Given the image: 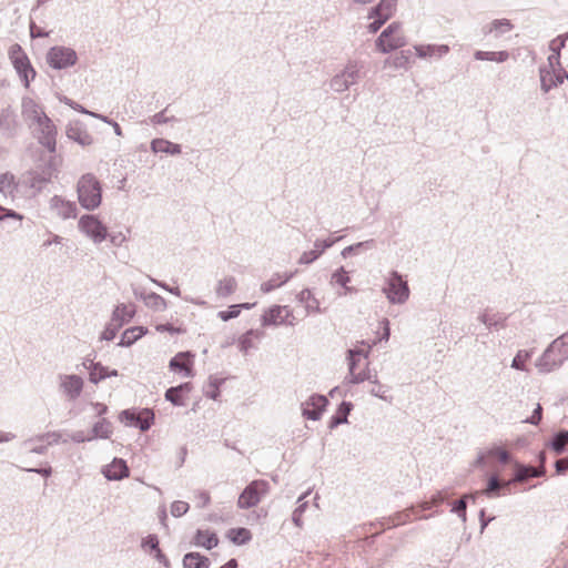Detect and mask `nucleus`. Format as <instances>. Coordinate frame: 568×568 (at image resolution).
<instances>
[{"label": "nucleus", "mask_w": 568, "mask_h": 568, "mask_svg": "<svg viewBox=\"0 0 568 568\" xmlns=\"http://www.w3.org/2000/svg\"><path fill=\"white\" fill-rule=\"evenodd\" d=\"M510 469L513 477L505 479L503 471L497 468L496 471L490 476L487 487L480 493L488 498L506 495L505 489H508L513 483L525 481L529 477H538L542 474L541 470L530 466H523L516 460L513 463Z\"/></svg>", "instance_id": "f257e3e1"}, {"label": "nucleus", "mask_w": 568, "mask_h": 568, "mask_svg": "<svg viewBox=\"0 0 568 568\" xmlns=\"http://www.w3.org/2000/svg\"><path fill=\"white\" fill-rule=\"evenodd\" d=\"M22 114L37 123L41 130L40 142L51 152L55 150L57 130L52 121L47 116L42 108L31 98L22 100Z\"/></svg>", "instance_id": "f03ea898"}, {"label": "nucleus", "mask_w": 568, "mask_h": 568, "mask_svg": "<svg viewBox=\"0 0 568 568\" xmlns=\"http://www.w3.org/2000/svg\"><path fill=\"white\" fill-rule=\"evenodd\" d=\"M568 358V334L556 338L537 361L536 366L542 373L559 367Z\"/></svg>", "instance_id": "7ed1b4c3"}, {"label": "nucleus", "mask_w": 568, "mask_h": 568, "mask_svg": "<svg viewBox=\"0 0 568 568\" xmlns=\"http://www.w3.org/2000/svg\"><path fill=\"white\" fill-rule=\"evenodd\" d=\"M78 199L87 210H94L101 204L102 189L100 182L92 174H84L78 182Z\"/></svg>", "instance_id": "20e7f679"}, {"label": "nucleus", "mask_w": 568, "mask_h": 568, "mask_svg": "<svg viewBox=\"0 0 568 568\" xmlns=\"http://www.w3.org/2000/svg\"><path fill=\"white\" fill-rule=\"evenodd\" d=\"M406 44V38L399 22L390 23L376 39V49L382 53H389Z\"/></svg>", "instance_id": "39448f33"}, {"label": "nucleus", "mask_w": 568, "mask_h": 568, "mask_svg": "<svg viewBox=\"0 0 568 568\" xmlns=\"http://www.w3.org/2000/svg\"><path fill=\"white\" fill-rule=\"evenodd\" d=\"M8 53L17 73L23 81L24 88L28 89L30 87V82L36 78L37 72L33 69L27 53L18 43L12 44Z\"/></svg>", "instance_id": "423d86ee"}, {"label": "nucleus", "mask_w": 568, "mask_h": 568, "mask_svg": "<svg viewBox=\"0 0 568 568\" xmlns=\"http://www.w3.org/2000/svg\"><path fill=\"white\" fill-rule=\"evenodd\" d=\"M270 491V484L264 479L251 481L240 494L237 507L248 509L256 506Z\"/></svg>", "instance_id": "0eeeda50"}, {"label": "nucleus", "mask_w": 568, "mask_h": 568, "mask_svg": "<svg viewBox=\"0 0 568 568\" xmlns=\"http://www.w3.org/2000/svg\"><path fill=\"white\" fill-rule=\"evenodd\" d=\"M349 376L352 383H362L373 377L367 355L363 351H349Z\"/></svg>", "instance_id": "6e6552de"}, {"label": "nucleus", "mask_w": 568, "mask_h": 568, "mask_svg": "<svg viewBox=\"0 0 568 568\" xmlns=\"http://www.w3.org/2000/svg\"><path fill=\"white\" fill-rule=\"evenodd\" d=\"M396 4L397 0H381L378 4L369 11L368 18L374 19L367 27L371 33H376L381 27L395 14Z\"/></svg>", "instance_id": "1a4fd4ad"}, {"label": "nucleus", "mask_w": 568, "mask_h": 568, "mask_svg": "<svg viewBox=\"0 0 568 568\" xmlns=\"http://www.w3.org/2000/svg\"><path fill=\"white\" fill-rule=\"evenodd\" d=\"M79 227L95 243L103 242L108 236V229L94 215H83L79 220Z\"/></svg>", "instance_id": "9d476101"}, {"label": "nucleus", "mask_w": 568, "mask_h": 568, "mask_svg": "<svg viewBox=\"0 0 568 568\" xmlns=\"http://www.w3.org/2000/svg\"><path fill=\"white\" fill-rule=\"evenodd\" d=\"M169 368L182 377L194 376V355L190 352L178 353L169 363Z\"/></svg>", "instance_id": "9b49d317"}, {"label": "nucleus", "mask_w": 568, "mask_h": 568, "mask_svg": "<svg viewBox=\"0 0 568 568\" xmlns=\"http://www.w3.org/2000/svg\"><path fill=\"white\" fill-rule=\"evenodd\" d=\"M77 54L72 49L54 47L48 53V63L55 69L67 68L75 63Z\"/></svg>", "instance_id": "f8f14e48"}, {"label": "nucleus", "mask_w": 568, "mask_h": 568, "mask_svg": "<svg viewBox=\"0 0 568 568\" xmlns=\"http://www.w3.org/2000/svg\"><path fill=\"white\" fill-rule=\"evenodd\" d=\"M385 293L390 302L402 303L407 300L409 290L407 283L396 273L392 274L388 280Z\"/></svg>", "instance_id": "ddd939ff"}, {"label": "nucleus", "mask_w": 568, "mask_h": 568, "mask_svg": "<svg viewBox=\"0 0 568 568\" xmlns=\"http://www.w3.org/2000/svg\"><path fill=\"white\" fill-rule=\"evenodd\" d=\"M291 312L287 306H273L265 311L262 317L263 325H281L291 323Z\"/></svg>", "instance_id": "4468645a"}, {"label": "nucleus", "mask_w": 568, "mask_h": 568, "mask_svg": "<svg viewBox=\"0 0 568 568\" xmlns=\"http://www.w3.org/2000/svg\"><path fill=\"white\" fill-rule=\"evenodd\" d=\"M122 415L126 420L138 426L141 430H148L154 422V413L148 408H144L136 414L130 410H124Z\"/></svg>", "instance_id": "2eb2a0df"}, {"label": "nucleus", "mask_w": 568, "mask_h": 568, "mask_svg": "<svg viewBox=\"0 0 568 568\" xmlns=\"http://www.w3.org/2000/svg\"><path fill=\"white\" fill-rule=\"evenodd\" d=\"M326 405L327 399L324 396H311L310 399L303 404V415L308 419L316 420L321 417Z\"/></svg>", "instance_id": "dca6fc26"}, {"label": "nucleus", "mask_w": 568, "mask_h": 568, "mask_svg": "<svg viewBox=\"0 0 568 568\" xmlns=\"http://www.w3.org/2000/svg\"><path fill=\"white\" fill-rule=\"evenodd\" d=\"M193 386L191 383H184L176 387H171L165 392V399L171 402L175 406L185 405L186 398Z\"/></svg>", "instance_id": "f3484780"}, {"label": "nucleus", "mask_w": 568, "mask_h": 568, "mask_svg": "<svg viewBox=\"0 0 568 568\" xmlns=\"http://www.w3.org/2000/svg\"><path fill=\"white\" fill-rule=\"evenodd\" d=\"M103 473L108 479L119 480L129 476V468L123 459H114Z\"/></svg>", "instance_id": "a211bd4d"}, {"label": "nucleus", "mask_w": 568, "mask_h": 568, "mask_svg": "<svg viewBox=\"0 0 568 568\" xmlns=\"http://www.w3.org/2000/svg\"><path fill=\"white\" fill-rule=\"evenodd\" d=\"M134 314L135 308L132 304H121L114 310L112 321L116 323L118 327H121L124 323L133 318Z\"/></svg>", "instance_id": "6ab92c4d"}, {"label": "nucleus", "mask_w": 568, "mask_h": 568, "mask_svg": "<svg viewBox=\"0 0 568 568\" xmlns=\"http://www.w3.org/2000/svg\"><path fill=\"white\" fill-rule=\"evenodd\" d=\"M62 387L71 398H75L82 390L83 381L77 375H69L62 381Z\"/></svg>", "instance_id": "aec40b11"}, {"label": "nucleus", "mask_w": 568, "mask_h": 568, "mask_svg": "<svg viewBox=\"0 0 568 568\" xmlns=\"http://www.w3.org/2000/svg\"><path fill=\"white\" fill-rule=\"evenodd\" d=\"M194 542L197 546L204 547L206 549H212L217 546L219 538L215 532L206 529V530H197Z\"/></svg>", "instance_id": "412c9836"}, {"label": "nucleus", "mask_w": 568, "mask_h": 568, "mask_svg": "<svg viewBox=\"0 0 568 568\" xmlns=\"http://www.w3.org/2000/svg\"><path fill=\"white\" fill-rule=\"evenodd\" d=\"M333 244L332 241H316L314 244V250L310 252H304L300 258V263L310 264L315 261L325 248L329 247Z\"/></svg>", "instance_id": "4be33fe9"}, {"label": "nucleus", "mask_w": 568, "mask_h": 568, "mask_svg": "<svg viewBox=\"0 0 568 568\" xmlns=\"http://www.w3.org/2000/svg\"><path fill=\"white\" fill-rule=\"evenodd\" d=\"M151 149L154 153H169V154H180L181 146L179 144L172 143L164 139H155L151 143Z\"/></svg>", "instance_id": "5701e85b"}, {"label": "nucleus", "mask_w": 568, "mask_h": 568, "mask_svg": "<svg viewBox=\"0 0 568 568\" xmlns=\"http://www.w3.org/2000/svg\"><path fill=\"white\" fill-rule=\"evenodd\" d=\"M511 29H513V24L510 23L509 20L497 19L484 28V33L485 34H494L495 37H499L500 34L511 31Z\"/></svg>", "instance_id": "b1692460"}, {"label": "nucleus", "mask_w": 568, "mask_h": 568, "mask_svg": "<svg viewBox=\"0 0 568 568\" xmlns=\"http://www.w3.org/2000/svg\"><path fill=\"white\" fill-rule=\"evenodd\" d=\"M184 568H210V560L207 557L199 552H189L183 558Z\"/></svg>", "instance_id": "393cba45"}, {"label": "nucleus", "mask_w": 568, "mask_h": 568, "mask_svg": "<svg viewBox=\"0 0 568 568\" xmlns=\"http://www.w3.org/2000/svg\"><path fill=\"white\" fill-rule=\"evenodd\" d=\"M146 328L142 326H134L125 329L122 334L120 345L121 346H130L134 342H136L139 338L144 336L146 334Z\"/></svg>", "instance_id": "a878e982"}, {"label": "nucleus", "mask_w": 568, "mask_h": 568, "mask_svg": "<svg viewBox=\"0 0 568 568\" xmlns=\"http://www.w3.org/2000/svg\"><path fill=\"white\" fill-rule=\"evenodd\" d=\"M293 276L292 273H277L274 274L268 281L264 282L261 285V290L264 293H268L277 287H281L283 284H285L291 277Z\"/></svg>", "instance_id": "bb28decb"}, {"label": "nucleus", "mask_w": 568, "mask_h": 568, "mask_svg": "<svg viewBox=\"0 0 568 568\" xmlns=\"http://www.w3.org/2000/svg\"><path fill=\"white\" fill-rule=\"evenodd\" d=\"M226 537L235 545H244L252 539V534L247 528H232L227 531Z\"/></svg>", "instance_id": "cd10ccee"}, {"label": "nucleus", "mask_w": 568, "mask_h": 568, "mask_svg": "<svg viewBox=\"0 0 568 568\" xmlns=\"http://www.w3.org/2000/svg\"><path fill=\"white\" fill-rule=\"evenodd\" d=\"M262 338V333L251 329L239 338V347L242 352L246 353L254 347L255 343Z\"/></svg>", "instance_id": "c85d7f7f"}, {"label": "nucleus", "mask_w": 568, "mask_h": 568, "mask_svg": "<svg viewBox=\"0 0 568 568\" xmlns=\"http://www.w3.org/2000/svg\"><path fill=\"white\" fill-rule=\"evenodd\" d=\"M237 283L234 277H224L216 286V294L221 297H226L235 292Z\"/></svg>", "instance_id": "c756f323"}, {"label": "nucleus", "mask_w": 568, "mask_h": 568, "mask_svg": "<svg viewBox=\"0 0 568 568\" xmlns=\"http://www.w3.org/2000/svg\"><path fill=\"white\" fill-rule=\"evenodd\" d=\"M488 456L497 460L503 465H507L509 467L513 466L515 459L510 456V454L501 446H496L491 448L488 453Z\"/></svg>", "instance_id": "7c9ffc66"}, {"label": "nucleus", "mask_w": 568, "mask_h": 568, "mask_svg": "<svg viewBox=\"0 0 568 568\" xmlns=\"http://www.w3.org/2000/svg\"><path fill=\"white\" fill-rule=\"evenodd\" d=\"M116 371H109L106 367L102 366L101 364H94L90 371L89 378L92 383H99L100 381L104 379L109 376H116Z\"/></svg>", "instance_id": "2f4dec72"}, {"label": "nucleus", "mask_w": 568, "mask_h": 568, "mask_svg": "<svg viewBox=\"0 0 568 568\" xmlns=\"http://www.w3.org/2000/svg\"><path fill=\"white\" fill-rule=\"evenodd\" d=\"M349 281H351L349 275L343 267L337 270L332 275V284L339 285L341 287H343L344 294L353 292V290L347 286Z\"/></svg>", "instance_id": "473e14b6"}, {"label": "nucleus", "mask_w": 568, "mask_h": 568, "mask_svg": "<svg viewBox=\"0 0 568 568\" xmlns=\"http://www.w3.org/2000/svg\"><path fill=\"white\" fill-rule=\"evenodd\" d=\"M476 60H489V61H496V62H504L508 59V52L506 51H499V52H493V51H477L475 53Z\"/></svg>", "instance_id": "72a5a7b5"}, {"label": "nucleus", "mask_w": 568, "mask_h": 568, "mask_svg": "<svg viewBox=\"0 0 568 568\" xmlns=\"http://www.w3.org/2000/svg\"><path fill=\"white\" fill-rule=\"evenodd\" d=\"M352 408H353V405L351 403H346V402L342 403L341 406L338 407L335 416H333V418H332V422H331L332 427L337 426L342 423H346L347 416L351 413Z\"/></svg>", "instance_id": "f704fd0d"}, {"label": "nucleus", "mask_w": 568, "mask_h": 568, "mask_svg": "<svg viewBox=\"0 0 568 568\" xmlns=\"http://www.w3.org/2000/svg\"><path fill=\"white\" fill-rule=\"evenodd\" d=\"M252 305L248 304V303H243V304H237V305H232L229 307L227 311H221L219 312L217 316L226 322L231 318H235L240 315V312H241V308H246L248 310Z\"/></svg>", "instance_id": "c9c22d12"}, {"label": "nucleus", "mask_w": 568, "mask_h": 568, "mask_svg": "<svg viewBox=\"0 0 568 568\" xmlns=\"http://www.w3.org/2000/svg\"><path fill=\"white\" fill-rule=\"evenodd\" d=\"M16 187L14 176L10 173H3L0 175V192L10 194Z\"/></svg>", "instance_id": "e433bc0d"}, {"label": "nucleus", "mask_w": 568, "mask_h": 568, "mask_svg": "<svg viewBox=\"0 0 568 568\" xmlns=\"http://www.w3.org/2000/svg\"><path fill=\"white\" fill-rule=\"evenodd\" d=\"M94 435L101 438H109L112 434V426L110 422L102 419L93 427Z\"/></svg>", "instance_id": "4c0bfd02"}, {"label": "nucleus", "mask_w": 568, "mask_h": 568, "mask_svg": "<svg viewBox=\"0 0 568 568\" xmlns=\"http://www.w3.org/2000/svg\"><path fill=\"white\" fill-rule=\"evenodd\" d=\"M298 300L306 304V308H308L311 311L318 310V302L313 296V294H312V292L310 290H303L298 294Z\"/></svg>", "instance_id": "58836bf2"}, {"label": "nucleus", "mask_w": 568, "mask_h": 568, "mask_svg": "<svg viewBox=\"0 0 568 568\" xmlns=\"http://www.w3.org/2000/svg\"><path fill=\"white\" fill-rule=\"evenodd\" d=\"M68 136L85 145L91 143V138L87 132H81L78 129L70 128L68 130Z\"/></svg>", "instance_id": "ea45409f"}, {"label": "nucleus", "mask_w": 568, "mask_h": 568, "mask_svg": "<svg viewBox=\"0 0 568 568\" xmlns=\"http://www.w3.org/2000/svg\"><path fill=\"white\" fill-rule=\"evenodd\" d=\"M566 445H568V432H561L555 437L552 448L557 454H560Z\"/></svg>", "instance_id": "a19ab883"}, {"label": "nucleus", "mask_w": 568, "mask_h": 568, "mask_svg": "<svg viewBox=\"0 0 568 568\" xmlns=\"http://www.w3.org/2000/svg\"><path fill=\"white\" fill-rule=\"evenodd\" d=\"M193 499L196 507L203 508L210 504V494L205 490H196L193 494Z\"/></svg>", "instance_id": "79ce46f5"}, {"label": "nucleus", "mask_w": 568, "mask_h": 568, "mask_svg": "<svg viewBox=\"0 0 568 568\" xmlns=\"http://www.w3.org/2000/svg\"><path fill=\"white\" fill-rule=\"evenodd\" d=\"M529 358H530L529 352L519 351L513 361V367H515L517 369H525V364Z\"/></svg>", "instance_id": "37998d69"}, {"label": "nucleus", "mask_w": 568, "mask_h": 568, "mask_svg": "<svg viewBox=\"0 0 568 568\" xmlns=\"http://www.w3.org/2000/svg\"><path fill=\"white\" fill-rule=\"evenodd\" d=\"M189 510V504L183 500H176L171 505V514L174 517H181Z\"/></svg>", "instance_id": "c03bdc74"}, {"label": "nucleus", "mask_w": 568, "mask_h": 568, "mask_svg": "<svg viewBox=\"0 0 568 568\" xmlns=\"http://www.w3.org/2000/svg\"><path fill=\"white\" fill-rule=\"evenodd\" d=\"M566 38L559 36L550 41L549 49L551 52L560 54V50L565 47Z\"/></svg>", "instance_id": "a18cd8bd"}, {"label": "nucleus", "mask_w": 568, "mask_h": 568, "mask_svg": "<svg viewBox=\"0 0 568 568\" xmlns=\"http://www.w3.org/2000/svg\"><path fill=\"white\" fill-rule=\"evenodd\" d=\"M206 396L216 400L220 396L219 384L216 382L211 383L206 389Z\"/></svg>", "instance_id": "49530a36"}, {"label": "nucleus", "mask_w": 568, "mask_h": 568, "mask_svg": "<svg viewBox=\"0 0 568 568\" xmlns=\"http://www.w3.org/2000/svg\"><path fill=\"white\" fill-rule=\"evenodd\" d=\"M541 412L542 408L539 404H537L536 409L534 410V414L530 418H527L525 422L537 425L541 420Z\"/></svg>", "instance_id": "de8ad7c7"}, {"label": "nucleus", "mask_w": 568, "mask_h": 568, "mask_svg": "<svg viewBox=\"0 0 568 568\" xmlns=\"http://www.w3.org/2000/svg\"><path fill=\"white\" fill-rule=\"evenodd\" d=\"M4 217L22 220V216L20 214L16 213L14 211L8 210L3 206H0V220Z\"/></svg>", "instance_id": "09e8293b"}, {"label": "nucleus", "mask_w": 568, "mask_h": 568, "mask_svg": "<svg viewBox=\"0 0 568 568\" xmlns=\"http://www.w3.org/2000/svg\"><path fill=\"white\" fill-rule=\"evenodd\" d=\"M557 473L562 474L568 469V458H561L556 462Z\"/></svg>", "instance_id": "8fccbe9b"}, {"label": "nucleus", "mask_w": 568, "mask_h": 568, "mask_svg": "<svg viewBox=\"0 0 568 568\" xmlns=\"http://www.w3.org/2000/svg\"><path fill=\"white\" fill-rule=\"evenodd\" d=\"M156 331L159 332H163V331H168L170 333H182L183 331L181 328H175L173 327L172 325L170 324H166V325H158L156 326Z\"/></svg>", "instance_id": "3c124183"}, {"label": "nucleus", "mask_w": 568, "mask_h": 568, "mask_svg": "<svg viewBox=\"0 0 568 568\" xmlns=\"http://www.w3.org/2000/svg\"><path fill=\"white\" fill-rule=\"evenodd\" d=\"M408 519H409V514H408V513L399 514V515L397 516L396 521L394 520V524H393V525H394V526L403 525V524L407 523V521H408Z\"/></svg>", "instance_id": "603ef678"}, {"label": "nucleus", "mask_w": 568, "mask_h": 568, "mask_svg": "<svg viewBox=\"0 0 568 568\" xmlns=\"http://www.w3.org/2000/svg\"><path fill=\"white\" fill-rule=\"evenodd\" d=\"M549 64L555 68L556 65H559V54L551 52V54L548 57Z\"/></svg>", "instance_id": "864d4df0"}, {"label": "nucleus", "mask_w": 568, "mask_h": 568, "mask_svg": "<svg viewBox=\"0 0 568 568\" xmlns=\"http://www.w3.org/2000/svg\"><path fill=\"white\" fill-rule=\"evenodd\" d=\"M416 52L420 57H425L426 54H433L434 48L428 47L427 51H425L424 47H416Z\"/></svg>", "instance_id": "5fc2aeb1"}, {"label": "nucleus", "mask_w": 568, "mask_h": 568, "mask_svg": "<svg viewBox=\"0 0 568 568\" xmlns=\"http://www.w3.org/2000/svg\"><path fill=\"white\" fill-rule=\"evenodd\" d=\"M456 511L460 513H465V509H466V501L464 499H459L457 503H456V506L454 508Z\"/></svg>", "instance_id": "6e6d98bb"}, {"label": "nucleus", "mask_w": 568, "mask_h": 568, "mask_svg": "<svg viewBox=\"0 0 568 568\" xmlns=\"http://www.w3.org/2000/svg\"><path fill=\"white\" fill-rule=\"evenodd\" d=\"M114 335H115V332H114V331H111V329H109V328H108V329H105V331L103 332L102 337H103L104 339H112V338L114 337Z\"/></svg>", "instance_id": "4d7b16f0"}, {"label": "nucleus", "mask_w": 568, "mask_h": 568, "mask_svg": "<svg viewBox=\"0 0 568 568\" xmlns=\"http://www.w3.org/2000/svg\"><path fill=\"white\" fill-rule=\"evenodd\" d=\"M95 407L99 415L104 414L108 409L106 406L103 404H97Z\"/></svg>", "instance_id": "13d9d810"}, {"label": "nucleus", "mask_w": 568, "mask_h": 568, "mask_svg": "<svg viewBox=\"0 0 568 568\" xmlns=\"http://www.w3.org/2000/svg\"><path fill=\"white\" fill-rule=\"evenodd\" d=\"M387 322L384 323V337L387 338L388 335H389V332H388V326H387Z\"/></svg>", "instance_id": "bf43d9fd"}, {"label": "nucleus", "mask_w": 568, "mask_h": 568, "mask_svg": "<svg viewBox=\"0 0 568 568\" xmlns=\"http://www.w3.org/2000/svg\"><path fill=\"white\" fill-rule=\"evenodd\" d=\"M438 51L446 53L448 51V47H440L438 48Z\"/></svg>", "instance_id": "052dcab7"}, {"label": "nucleus", "mask_w": 568, "mask_h": 568, "mask_svg": "<svg viewBox=\"0 0 568 568\" xmlns=\"http://www.w3.org/2000/svg\"><path fill=\"white\" fill-rule=\"evenodd\" d=\"M377 339H371L368 343H367V347L369 348L372 345L376 344Z\"/></svg>", "instance_id": "680f3d73"}, {"label": "nucleus", "mask_w": 568, "mask_h": 568, "mask_svg": "<svg viewBox=\"0 0 568 568\" xmlns=\"http://www.w3.org/2000/svg\"><path fill=\"white\" fill-rule=\"evenodd\" d=\"M115 132H116L118 134H121L120 126H119V124H116V123H115Z\"/></svg>", "instance_id": "e2e57ef3"}, {"label": "nucleus", "mask_w": 568, "mask_h": 568, "mask_svg": "<svg viewBox=\"0 0 568 568\" xmlns=\"http://www.w3.org/2000/svg\"><path fill=\"white\" fill-rule=\"evenodd\" d=\"M50 473H51V470H50V469H45V470H43V474H44L45 476H48Z\"/></svg>", "instance_id": "0e129e2a"}, {"label": "nucleus", "mask_w": 568, "mask_h": 568, "mask_svg": "<svg viewBox=\"0 0 568 568\" xmlns=\"http://www.w3.org/2000/svg\"><path fill=\"white\" fill-rule=\"evenodd\" d=\"M150 546H152V548H155L156 544L150 542Z\"/></svg>", "instance_id": "69168bd1"}, {"label": "nucleus", "mask_w": 568, "mask_h": 568, "mask_svg": "<svg viewBox=\"0 0 568 568\" xmlns=\"http://www.w3.org/2000/svg\"><path fill=\"white\" fill-rule=\"evenodd\" d=\"M150 546H152V548H155L156 544L150 542Z\"/></svg>", "instance_id": "338daca9"}]
</instances>
